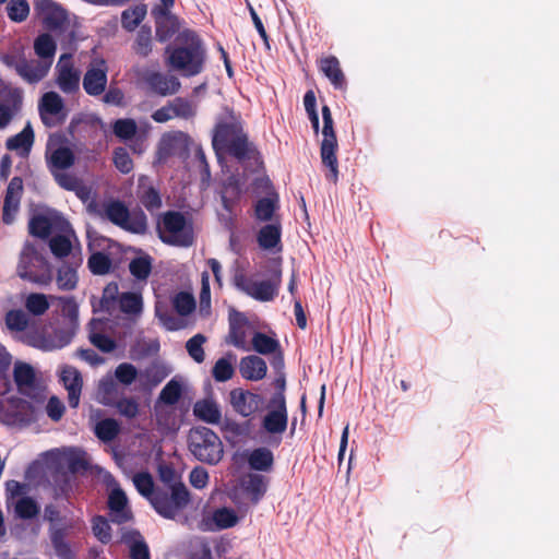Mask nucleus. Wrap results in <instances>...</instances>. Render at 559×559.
Instances as JSON below:
<instances>
[{"instance_id":"1","label":"nucleus","mask_w":559,"mask_h":559,"mask_svg":"<svg viewBox=\"0 0 559 559\" xmlns=\"http://www.w3.org/2000/svg\"><path fill=\"white\" fill-rule=\"evenodd\" d=\"M212 143L216 151L225 150L239 162L252 159L258 155L255 146L249 142L243 132L240 121L233 116L216 123Z\"/></svg>"},{"instance_id":"2","label":"nucleus","mask_w":559,"mask_h":559,"mask_svg":"<svg viewBox=\"0 0 559 559\" xmlns=\"http://www.w3.org/2000/svg\"><path fill=\"white\" fill-rule=\"evenodd\" d=\"M168 64L185 76H194L203 71L205 49L193 32L185 33V45L167 48Z\"/></svg>"},{"instance_id":"3","label":"nucleus","mask_w":559,"mask_h":559,"mask_svg":"<svg viewBox=\"0 0 559 559\" xmlns=\"http://www.w3.org/2000/svg\"><path fill=\"white\" fill-rule=\"evenodd\" d=\"M188 447L192 455L209 465L218 464L224 455L223 442L212 429L198 426L188 435Z\"/></svg>"},{"instance_id":"4","label":"nucleus","mask_w":559,"mask_h":559,"mask_svg":"<svg viewBox=\"0 0 559 559\" xmlns=\"http://www.w3.org/2000/svg\"><path fill=\"white\" fill-rule=\"evenodd\" d=\"M322 141L320 144V156L323 166L329 169L326 174V179L333 183H336L338 180V162L336 152L338 148L337 138L334 130V120L332 117V111L328 105L322 106Z\"/></svg>"},{"instance_id":"5","label":"nucleus","mask_w":559,"mask_h":559,"mask_svg":"<svg viewBox=\"0 0 559 559\" xmlns=\"http://www.w3.org/2000/svg\"><path fill=\"white\" fill-rule=\"evenodd\" d=\"M190 503V491L185 484L160 487L152 499L153 509L163 518L174 520Z\"/></svg>"},{"instance_id":"6","label":"nucleus","mask_w":559,"mask_h":559,"mask_svg":"<svg viewBox=\"0 0 559 559\" xmlns=\"http://www.w3.org/2000/svg\"><path fill=\"white\" fill-rule=\"evenodd\" d=\"M17 272L22 278L33 283L46 285L51 281V270L48 261L29 242H26L22 249Z\"/></svg>"},{"instance_id":"7","label":"nucleus","mask_w":559,"mask_h":559,"mask_svg":"<svg viewBox=\"0 0 559 559\" xmlns=\"http://www.w3.org/2000/svg\"><path fill=\"white\" fill-rule=\"evenodd\" d=\"M235 287L249 297L266 302L272 301L277 295L282 283V270L277 267L269 280L253 281L242 272H237L234 276Z\"/></svg>"},{"instance_id":"8","label":"nucleus","mask_w":559,"mask_h":559,"mask_svg":"<svg viewBox=\"0 0 559 559\" xmlns=\"http://www.w3.org/2000/svg\"><path fill=\"white\" fill-rule=\"evenodd\" d=\"M159 229L166 235H160L165 243L190 247L194 242L193 228L186 216L178 211H167L162 215Z\"/></svg>"},{"instance_id":"9","label":"nucleus","mask_w":559,"mask_h":559,"mask_svg":"<svg viewBox=\"0 0 559 559\" xmlns=\"http://www.w3.org/2000/svg\"><path fill=\"white\" fill-rule=\"evenodd\" d=\"M0 61L8 68L14 69L16 74L28 84H36L44 80L50 70L48 61L27 59L24 52L0 53Z\"/></svg>"},{"instance_id":"10","label":"nucleus","mask_w":559,"mask_h":559,"mask_svg":"<svg viewBox=\"0 0 559 559\" xmlns=\"http://www.w3.org/2000/svg\"><path fill=\"white\" fill-rule=\"evenodd\" d=\"M106 218L114 225L132 234H144L147 230V217L142 210L130 212L120 200H111L104 205Z\"/></svg>"},{"instance_id":"11","label":"nucleus","mask_w":559,"mask_h":559,"mask_svg":"<svg viewBox=\"0 0 559 559\" xmlns=\"http://www.w3.org/2000/svg\"><path fill=\"white\" fill-rule=\"evenodd\" d=\"M66 141L62 135H50L46 148V162L50 173L66 170L75 163L73 151L63 145Z\"/></svg>"},{"instance_id":"12","label":"nucleus","mask_w":559,"mask_h":559,"mask_svg":"<svg viewBox=\"0 0 559 559\" xmlns=\"http://www.w3.org/2000/svg\"><path fill=\"white\" fill-rule=\"evenodd\" d=\"M288 425V412L286 400L281 396L270 399L267 412L262 419V428L270 435H282Z\"/></svg>"},{"instance_id":"13","label":"nucleus","mask_w":559,"mask_h":559,"mask_svg":"<svg viewBox=\"0 0 559 559\" xmlns=\"http://www.w3.org/2000/svg\"><path fill=\"white\" fill-rule=\"evenodd\" d=\"M108 66L103 59H94L83 76L82 85L90 96H99L105 93L108 83Z\"/></svg>"},{"instance_id":"14","label":"nucleus","mask_w":559,"mask_h":559,"mask_svg":"<svg viewBox=\"0 0 559 559\" xmlns=\"http://www.w3.org/2000/svg\"><path fill=\"white\" fill-rule=\"evenodd\" d=\"M34 10L43 25L49 31L62 29L67 22V12L52 0H36Z\"/></svg>"},{"instance_id":"15","label":"nucleus","mask_w":559,"mask_h":559,"mask_svg":"<svg viewBox=\"0 0 559 559\" xmlns=\"http://www.w3.org/2000/svg\"><path fill=\"white\" fill-rule=\"evenodd\" d=\"M57 79L56 82L59 88L66 94H73L80 88V71L74 68L72 62V56L70 53H63L57 66Z\"/></svg>"},{"instance_id":"16","label":"nucleus","mask_w":559,"mask_h":559,"mask_svg":"<svg viewBox=\"0 0 559 559\" xmlns=\"http://www.w3.org/2000/svg\"><path fill=\"white\" fill-rule=\"evenodd\" d=\"M24 191L23 179L19 176L13 177L5 190L2 209V222L11 225L20 210V203Z\"/></svg>"},{"instance_id":"17","label":"nucleus","mask_w":559,"mask_h":559,"mask_svg":"<svg viewBox=\"0 0 559 559\" xmlns=\"http://www.w3.org/2000/svg\"><path fill=\"white\" fill-rule=\"evenodd\" d=\"M145 83L153 93L159 96L175 95L181 87V83L178 78L157 71L147 73L145 76Z\"/></svg>"},{"instance_id":"18","label":"nucleus","mask_w":559,"mask_h":559,"mask_svg":"<svg viewBox=\"0 0 559 559\" xmlns=\"http://www.w3.org/2000/svg\"><path fill=\"white\" fill-rule=\"evenodd\" d=\"M39 115L41 118V121L45 126L51 127L55 124L50 120L49 116H58L61 114L60 122H62L66 118V114L63 112L64 109V103L61 96L56 92H47L45 93L39 102Z\"/></svg>"},{"instance_id":"19","label":"nucleus","mask_w":559,"mask_h":559,"mask_svg":"<svg viewBox=\"0 0 559 559\" xmlns=\"http://www.w3.org/2000/svg\"><path fill=\"white\" fill-rule=\"evenodd\" d=\"M234 411L242 417H250L259 407L260 395L242 389H234L229 393Z\"/></svg>"},{"instance_id":"20","label":"nucleus","mask_w":559,"mask_h":559,"mask_svg":"<svg viewBox=\"0 0 559 559\" xmlns=\"http://www.w3.org/2000/svg\"><path fill=\"white\" fill-rule=\"evenodd\" d=\"M61 381L68 391V402L70 407H78L83 385L81 373L74 367H66L61 372Z\"/></svg>"},{"instance_id":"21","label":"nucleus","mask_w":559,"mask_h":559,"mask_svg":"<svg viewBox=\"0 0 559 559\" xmlns=\"http://www.w3.org/2000/svg\"><path fill=\"white\" fill-rule=\"evenodd\" d=\"M319 69L328 78L335 90H345L347 86L345 74L335 56L323 57L319 60Z\"/></svg>"},{"instance_id":"22","label":"nucleus","mask_w":559,"mask_h":559,"mask_svg":"<svg viewBox=\"0 0 559 559\" xmlns=\"http://www.w3.org/2000/svg\"><path fill=\"white\" fill-rule=\"evenodd\" d=\"M105 323L100 319H92L88 323V341L103 353H111L117 348L114 338L103 333Z\"/></svg>"},{"instance_id":"23","label":"nucleus","mask_w":559,"mask_h":559,"mask_svg":"<svg viewBox=\"0 0 559 559\" xmlns=\"http://www.w3.org/2000/svg\"><path fill=\"white\" fill-rule=\"evenodd\" d=\"M239 372L246 380L259 381L266 376L267 366L263 358L250 355L241 358L239 362Z\"/></svg>"},{"instance_id":"24","label":"nucleus","mask_w":559,"mask_h":559,"mask_svg":"<svg viewBox=\"0 0 559 559\" xmlns=\"http://www.w3.org/2000/svg\"><path fill=\"white\" fill-rule=\"evenodd\" d=\"M160 4L153 9L152 13L156 19V36L159 41L168 39L175 32L176 28H166L167 20H170V9L175 4V0H159Z\"/></svg>"},{"instance_id":"25","label":"nucleus","mask_w":559,"mask_h":559,"mask_svg":"<svg viewBox=\"0 0 559 559\" xmlns=\"http://www.w3.org/2000/svg\"><path fill=\"white\" fill-rule=\"evenodd\" d=\"M129 547L131 559H151L150 549L143 536L138 531H128L121 537Z\"/></svg>"},{"instance_id":"26","label":"nucleus","mask_w":559,"mask_h":559,"mask_svg":"<svg viewBox=\"0 0 559 559\" xmlns=\"http://www.w3.org/2000/svg\"><path fill=\"white\" fill-rule=\"evenodd\" d=\"M14 381L17 390L23 395H31L29 391L35 389V371L28 364H17L14 367Z\"/></svg>"},{"instance_id":"27","label":"nucleus","mask_w":559,"mask_h":559,"mask_svg":"<svg viewBox=\"0 0 559 559\" xmlns=\"http://www.w3.org/2000/svg\"><path fill=\"white\" fill-rule=\"evenodd\" d=\"M193 414L200 420L213 425L218 424L222 418L217 404L210 399L197 401L193 406Z\"/></svg>"},{"instance_id":"28","label":"nucleus","mask_w":559,"mask_h":559,"mask_svg":"<svg viewBox=\"0 0 559 559\" xmlns=\"http://www.w3.org/2000/svg\"><path fill=\"white\" fill-rule=\"evenodd\" d=\"M68 532L66 527H57L50 531V540L53 550L59 559H75V554L67 542Z\"/></svg>"},{"instance_id":"29","label":"nucleus","mask_w":559,"mask_h":559,"mask_svg":"<svg viewBox=\"0 0 559 559\" xmlns=\"http://www.w3.org/2000/svg\"><path fill=\"white\" fill-rule=\"evenodd\" d=\"M249 467L253 471L269 472L274 464V455L267 448L253 449L248 455Z\"/></svg>"},{"instance_id":"30","label":"nucleus","mask_w":559,"mask_h":559,"mask_svg":"<svg viewBox=\"0 0 559 559\" xmlns=\"http://www.w3.org/2000/svg\"><path fill=\"white\" fill-rule=\"evenodd\" d=\"M34 143V131L27 123L21 132L7 140V148L10 151H21L22 154H28Z\"/></svg>"},{"instance_id":"31","label":"nucleus","mask_w":559,"mask_h":559,"mask_svg":"<svg viewBox=\"0 0 559 559\" xmlns=\"http://www.w3.org/2000/svg\"><path fill=\"white\" fill-rule=\"evenodd\" d=\"M34 51L39 60L48 61L51 67L57 51V44L50 34L44 33L35 38Z\"/></svg>"},{"instance_id":"32","label":"nucleus","mask_w":559,"mask_h":559,"mask_svg":"<svg viewBox=\"0 0 559 559\" xmlns=\"http://www.w3.org/2000/svg\"><path fill=\"white\" fill-rule=\"evenodd\" d=\"M96 392L98 402L105 406H114L119 397L118 385L111 377L100 379Z\"/></svg>"},{"instance_id":"33","label":"nucleus","mask_w":559,"mask_h":559,"mask_svg":"<svg viewBox=\"0 0 559 559\" xmlns=\"http://www.w3.org/2000/svg\"><path fill=\"white\" fill-rule=\"evenodd\" d=\"M81 259L79 258L74 264H63L59 267L57 273V285L61 290H72L78 285L76 267L80 265Z\"/></svg>"},{"instance_id":"34","label":"nucleus","mask_w":559,"mask_h":559,"mask_svg":"<svg viewBox=\"0 0 559 559\" xmlns=\"http://www.w3.org/2000/svg\"><path fill=\"white\" fill-rule=\"evenodd\" d=\"M112 133L123 142L132 141L139 133V128L134 119L120 118L111 124Z\"/></svg>"},{"instance_id":"35","label":"nucleus","mask_w":559,"mask_h":559,"mask_svg":"<svg viewBox=\"0 0 559 559\" xmlns=\"http://www.w3.org/2000/svg\"><path fill=\"white\" fill-rule=\"evenodd\" d=\"M281 227L274 224L263 226L258 233V243L264 250H272L281 243Z\"/></svg>"},{"instance_id":"36","label":"nucleus","mask_w":559,"mask_h":559,"mask_svg":"<svg viewBox=\"0 0 559 559\" xmlns=\"http://www.w3.org/2000/svg\"><path fill=\"white\" fill-rule=\"evenodd\" d=\"M241 195V183L240 179L236 175H230L224 181L223 185V193H222V202L226 210H230L231 205L240 198Z\"/></svg>"},{"instance_id":"37","label":"nucleus","mask_w":559,"mask_h":559,"mask_svg":"<svg viewBox=\"0 0 559 559\" xmlns=\"http://www.w3.org/2000/svg\"><path fill=\"white\" fill-rule=\"evenodd\" d=\"M146 13L147 8L146 4L143 3L124 10L121 14L122 27L128 32H133L145 19Z\"/></svg>"},{"instance_id":"38","label":"nucleus","mask_w":559,"mask_h":559,"mask_svg":"<svg viewBox=\"0 0 559 559\" xmlns=\"http://www.w3.org/2000/svg\"><path fill=\"white\" fill-rule=\"evenodd\" d=\"M51 175L53 176V179L59 185V187L67 191H73L79 198L84 199V195L86 194V188L82 185L78 177L71 174L61 173V170L53 171Z\"/></svg>"},{"instance_id":"39","label":"nucleus","mask_w":559,"mask_h":559,"mask_svg":"<svg viewBox=\"0 0 559 559\" xmlns=\"http://www.w3.org/2000/svg\"><path fill=\"white\" fill-rule=\"evenodd\" d=\"M138 198L141 204L151 213L159 210L163 205L160 193L153 186H140Z\"/></svg>"},{"instance_id":"40","label":"nucleus","mask_w":559,"mask_h":559,"mask_svg":"<svg viewBox=\"0 0 559 559\" xmlns=\"http://www.w3.org/2000/svg\"><path fill=\"white\" fill-rule=\"evenodd\" d=\"M252 348L261 355H270L278 352L280 342L262 332H255L251 340Z\"/></svg>"},{"instance_id":"41","label":"nucleus","mask_w":559,"mask_h":559,"mask_svg":"<svg viewBox=\"0 0 559 559\" xmlns=\"http://www.w3.org/2000/svg\"><path fill=\"white\" fill-rule=\"evenodd\" d=\"M133 484L139 493L152 504V499H154L157 489L160 488V486H155L152 475L146 472L138 473L133 477Z\"/></svg>"},{"instance_id":"42","label":"nucleus","mask_w":559,"mask_h":559,"mask_svg":"<svg viewBox=\"0 0 559 559\" xmlns=\"http://www.w3.org/2000/svg\"><path fill=\"white\" fill-rule=\"evenodd\" d=\"M242 487L245 491L250 493L252 499L257 502L266 491V481L264 476L250 473L243 478Z\"/></svg>"},{"instance_id":"43","label":"nucleus","mask_w":559,"mask_h":559,"mask_svg":"<svg viewBox=\"0 0 559 559\" xmlns=\"http://www.w3.org/2000/svg\"><path fill=\"white\" fill-rule=\"evenodd\" d=\"M94 432L100 441L110 442L120 433V425L114 418H105L96 424Z\"/></svg>"},{"instance_id":"44","label":"nucleus","mask_w":559,"mask_h":559,"mask_svg":"<svg viewBox=\"0 0 559 559\" xmlns=\"http://www.w3.org/2000/svg\"><path fill=\"white\" fill-rule=\"evenodd\" d=\"M277 194L274 197L261 198L254 205V216L258 221H271L277 206Z\"/></svg>"},{"instance_id":"45","label":"nucleus","mask_w":559,"mask_h":559,"mask_svg":"<svg viewBox=\"0 0 559 559\" xmlns=\"http://www.w3.org/2000/svg\"><path fill=\"white\" fill-rule=\"evenodd\" d=\"M119 306L122 312L138 317L143 309L142 297L136 293H122L119 299Z\"/></svg>"},{"instance_id":"46","label":"nucleus","mask_w":559,"mask_h":559,"mask_svg":"<svg viewBox=\"0 0 559 559\" xmlns=\"http://www.w3.org/2000/svg\"><path fill=\"white\" fill-rule=\"evenodd\" d=\"M87 265L92 274L105 275L110 272L112 262L108 254L97 251L90 255Z\"/></svg>"},{"instance_id":"47","label":"nucleus","mask_w":559,"mask_h":559,"mask_svg":"<svg viewBox=\"0 0 559 559\" xmlns=\"http://www.w3.org/2000/svg\"><path fill=\"white\" fill-rule=\"evenodd\" d=\"M29 234L46 239L49 237L52 230L51 219L45 215H34L28 222Z\"/></svg>"},{"instance_id":"48","label":"nucleus","mask_w":559,"mask_h":559,"mask_svg":"<svg viewBox=\"0 0 559 559\" xmlns=\"http://www.w3.org/2000/svg\"><path fill=\"white\" fill-rule=\"evenodd\" d=\"M133 51L140 57H147L152 51V32L148 26H142L133 43Z\"/></svg>"},{"instance_id":"49","label":"nucleus","mask_w":559,"mask_h":559,"mask_svg":"<svg viewBox=\"0 0 559 559\" xmlns=\"http://www.w3.org/2000/svg\"><path fill=\"white\" fill-rule=\"evenodd\" d=\"M129 271L136 280H146L152 271V258L148 254L138 257L131 260Z\"/></svg>"},{"instance_id":"50","label":"nucleus","mask_w":559,"mask_h":559,"mask_svg":"<svg viewBox=\"0 0 559 559\" xmlns=\"http://www.w3.org/2000/svg\"><path fill=\"white\" fill-rule=\"evenodd\" d=\"M182 395V385L176 379H171L162 389L158 401L166 405H175L179 402Z\"/></svg>"},{"instance_id":"51","label":"nucleus","mask_w":559,"mask_h":559,"mask_svg":"<svg viewBox=\"0 0 559 559\" xmlns=\"http://www.w3.org/2000/svg\"><path fill=\"white\" fill-rule=\"evenodd\" d=\"M16 515L22 520L34 519L39 513V506L31 497L20 498L14 507Z\"/></svg>"},{"instance_id":"52","label":"nucleus","mask_w":559,"mask_h":559,"mask_svg":"<svg viewBox=\"0 0 559 559\" xmlns=\"http://www.w3.org/2000/svg\"><path fill=\"white\" fill-rule=\"evenodd\" d=\"M175 116L179 119L189 120L197 115V105L186 97H175L170 100Z\"/></svg>"},{"instance_id":"53","label":"nucleus","mask_w":559,"mask_h":559,"mask_svg":"<svg viewBox=\"0 0 559 559\" xmlns=\"http://www.w3.org/2000/svg\"><path fill=\"white\" fill-rule=\"evenodd\" d=\"M5 9L9 19L15 23L24 22L29 14L27 0H9Z\"/></svg>"},{"instance_id":"54","label":"nucleus","mask_w":559,"mask_h":559,"mask_svg":"<svg viewBox=\"0 0 559 559\" xmlns=\"http://www.w3.org/2000/svg\"><path fill=\"white\" fill-rule=\"evenodd\" d=\"M51 253L59 259L69 257L72 253V242L67 235H56L49 240Z\"/></svg>"},{"instance_id":"55","label":"nucleus","mask_w":559,"mask_h":559,"mask_svg":"<svg viewBox=\"0 0 559 559\" xmlns=\"http://www.w3.org/2000/svg\"><path fill=\"white\" fill-rule=\"evenodd\" d=\"M206 342L205 335L198 333L189 338L186 343V349L189 356L198 364H201L205 359V353L203 344Z\"/></svg>"},{"instance_id":"56","label":"nucleus","mask_w":559,"mask_h":559,"mask_svg":"<svg viewBox=\"0 0 559 559\" xmlns=\"http://www.w3.org/2000/svg\"><path fill=\"white\" fill-rule=\"evenodd\" d=\"M28 317L21 309H13L7 312L5 314V324L9 330L22 332L28 326Z\"/></svg>"},{"instance_id":"57","label":"nucleus","mask_w":559,"mask_h":559,"mask_svg":"<svg viewBox=\"0 0 559 559\" xmlns=\"http://www.w3.org/2000/svg\"><path fill=\"white\" fill-rule=\"evenodd\" d=\"M112 407H115L121 416L128 419L135 418L140 412V405L134 397H118Z\"/></svg>"},{"instance_id":"58","label":"nucleus","mask_w":559,"mask_h":559,"mask_svg":"<svg viewBox=\"0 0 559 559\" xmlns=\"http://www.w3.org/2000/svg\"><path fill=\"white\" fill-rule=\"evenodd\" d=\"M27 311L34 316H41L49 309V302L44 294L32 293L25 300Z\"/></svg>"},{"instance_id":"59","label":"nucleus","mask_w":559,"mask_h":559,"mask_svg":"<svg viewBox=\"0 0 559 559\" xmlns=\"http://www.w3.org/2000/svg\"><path fill=\"white\" fill-rule=\"evenodd\" d=\"M235 374V369L231 361L227 358H219L213 369L212 376L217 382H226L230 380Z\"/></svg>"},{"instance_id":"60","label":"nucleus","mask_w":559,"mask_h":559,"mask_svg":"<svg viewBox=\"0 0 559 559\" xmlns=\"http://www.w3.org/2000/svg\"><path fill=\"white\" fill-rule=\"evenodd\" d=\"M174 308L180 316L190 314L195 309L194 297L187 292L178 293L174 298Z\"/></svg>"},{"instance_id":"61","label":"nucleus","mask_w":559,"mask_h":559,"mask_svg":"<svg viewBox=\"0 0 559 559\" xmlns=\"http://www.w3.org/2000/svg\"><path fill=\"white\" fill-rule=\"evenodd\" d=\"M138 369L130 362H121L115 369L117 381L123 385H131L138 378Z\"/></svg>"},{"instance_id":"62","label":"nucleus","mask_w":559,"mask_h":559,"mask_svg":"<svg viewBox=\"0 0 559 559\" xmlns=\"http://www.w3.org/2000/svg\"><path fill=\"white\" fill-rule=\"evenodd\" d=\"M112 162L115 167L122 174H129L133 169V160L127 148L122 146L114 150Z\"/></svg>"},{"instance_id":"63","label":"nucleus","mask_w":559,"mask_h":559,"mask_svg":"<svg viewBox=\"0 0 559 559\" xmlns=\"http://www.w3.org/2000/svg\"><path fill=\"white\" fill-rule=\"evenodd\" d=\"M158 478L163 484L162 487H173L177 484H185L176 469L169 464H160L158 466Z\"/></svg>"},{"instance_id":"64","label":"nucleus","mask_w":559,"mask_h":559,"mask_svg":"<svg viewBox=\"0 0 559 559\" xmlns=\"http://www.w3.org/2000/svg\"><path fill=\"white\" fill-rule=\"evenodd\" d=\"M95 537L103 544H108L111 540V527L104 516H95L92 525Z\"/></svg>"}]
</instances>
